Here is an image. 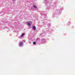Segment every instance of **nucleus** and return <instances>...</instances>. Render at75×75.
<instances>
[{
	"instance_id": "nucleus-1",
	"label": "nucleus",
	"mask_w": 75,
	"mask_h": 75,
	"mask_svg": "<svg viewBox=\"0 0 75 75\" xmlns=\"http://www.w3.org/2000/svg\"><path fill=\"white\" fill-rule=\"evenodd\" d=\"M23 43L22 42H21L19 44V46L20 47H21L22 46H23Z\"/></svg>"
},
{
	"instance_id": "nucleus-2",
	"label": "nucleus",
	"mask_w": 75,
	"mask_h": 75,
	"mask_svg": "<svg viewBox=\"0 0 75 75\" xmlns=\"http://www.w3.org/2000/svg\"><path fill=\"white\" fill-rule=\"evenodd\" d=\"M33 30H35V29H36V28L35 27V26H34L33 27Z\"/></svg>"
},
{
	"instance_id": "nucleus-3",
	"label": "nucleus",
	"mask_w": 75,
	"mask_h": 75,
	"mask_svg": "<svg viewBox=\"0 0 75 75\" xmlns=\"http://www.w3.org/2000/svg\"><path fill=\"white\" fill-rule=\"evenodd\" d=\"M25 35V33H23L22 35H21V37H23Z\"/></svg>"
},
{
	"instance_id": "nucleus-4",
	"label": "nucleus",
	"mask_w": 75,
	"mask_h": 75,
	"mask_svg": "<svg viewBox=\"0 0 75 75\" xmlns=\"http://www.w3.org/2000/svg\"><path fill=\"white\" fill-rule=\"evenodd\" d=\"M36 44V42H33V44H34V45H35Z\"/></svg>"
},
{
	"instance_id": "nucleus-5",
	"label": "nucleus",
	"mask_w": 75,
	"mask_h": 75,
	"mask_svg": "<svg viewBox=\"0 0 75 75\" xmlns=\"http://www.w3.org/2000/svg\"><path fill=\"white\" fill-rule=\"evenodd\" d=\"M28 25L29 26H30V23H28Z\"/></svg>"
},
{
	"instance_id": "nucleus-6",
	"label": "nucleus",
	"mask_w": 75,
	"mask_h": 75,
	"mask_svg": "<svg viewBox=\"0 0 75 75\" xmlns=\"http://www.w3.org/2000/svg\"><path fill=\"white\" fill-rule=\"evenodd\" d=\"M34 8H37V6H34Z\"/></svg>"
},
{
	"instance_id": "nucleus-7",
	"label": "nucleus",
	"mask_w": 75,
	"mask_h": 75,
	"mask_svg": "<svg viewBox=\"0 0 75 75\" xmlns=\"http://www.w3.org/2000/svg\"><path fill=\"white\" fill-rule=\"evenodd\" d=\"M22 41L23 42H25V40H23Z\"/></svg>"
},
{
	"instance_id": "nucleus-8",
	"label": "nucleus",
	"mask_w": 75,
	"mask_h": 75,
	"mask_svg": "<svg viewBox=\"0 0 75 75\" xmlns=\"http://www.w3.org/2000/svg\"><path fill=\"white\" fill-rule=\"evenodd\" d=\"M38 38H37V40H38Z\"/></svg>"
},
{
	"instance_id": "nucleus-9",
	"label": "nucleus",
	"mask_w": 75,
	"mask_h": 75,
	"mask_svg": "<svg viewBox=\"0 0 75 75\" xmlns=\"http://www.w3.org/2000/svg\"><path fill=\"white\" fill-rule=\"evenodd\" d=\"M46 0H45V1H46Z\"/></svg>"
}]
</instances>
